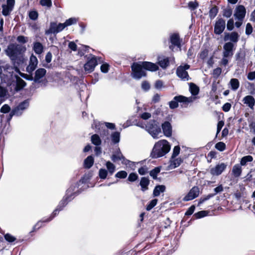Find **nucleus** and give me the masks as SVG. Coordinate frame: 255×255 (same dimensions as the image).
Returning a JSON list of instances; mask_svg holds the SVG:
<instances>
[{"label": "nucleus", "mask_w": 255, "mask_h": 255, "mask_svg": "<svg viewBox=\"0 0 255 255\" xmlns=\"http://www.w3.org/2000/svg\"><path fill=\"white\" fill-rule=\"evenodd\" d=\"M26 48L17 44H10L5 50L6 55L9 58L11 63L22 65L26 62L24 53Z\"/></svg>", "instance_id": "f257e3e1"}, {"label": "nucleus", "mask_w": 255, "mask_h": 255, "mask_svg": "<svg viewBox=\"0 0 255 255\" xmlns=\"http://www.w3.org/2000/svg\"><path fill=\"white\" fill-rule=\"evenodd\" d=\"M170 149L169 144L162 145L159 143H156L150 153V157L152 158H157L162 157L167 153Z\"/></svg>", "instance_id": "f03ea898"}, {"label": "nucleus", "mask_w": 255, "mask_h": 255, "mask_svg": "<svg viewBox=\"0 0 255 255\" xmlns=\"http://www.w3.org/2000/svg\"><path fill=\"white\" fill-rule=\"evenodd\" d=\"M132 77L137 80L141 79L143 77L147 76V73L143 69L141 62H133L131 65Z\"/></svg>", "instance_id": "7ed1b4c3"}, {"label": "nucleus", "mask_w": 255, "mask_h": 255, "mask_svg": "<svg viewBox=\"0 0 255 255\" xmlns=\"http://www.w3.org/2000/svg\"><path fill=\"white\" fill-rule=\"evenodd\" d=\"M190 101L189 99L182 95L175 96L173 100L169 102V106L171 109H175L178 107L180 103L182 107H187Z\"/></svg>", "instance_id": "20e7f679"}, {"label": "nucleus", "mask_w": 255, "mask_h": 255, "mask_svg": "<svg viewBox=\"0 0 255 255\" xmlns=\"http://www.w3.org/2000/svg\"><path fill=\"white\" fill-rule=\"evenodd\" d=\"M97 65L98 61L96 57L92 54H90L89 57L87 58L86 63L84 65V68L87 73H90L94 70Z\"/></svg>", "instance_id": "39448f33"}, {"label": "nucleus", "mask_w": 255, "mask_h": 255, "mask_svg": "<svg viewBox=\"0 0 255 255\" xmlns=\"http://www.w3.org/2000/svg\"><path fill=\"white\" fill-rule=\"evenodd\" d=\"M73 189L69 188L66 191V194L63 197L62 199L59 202L58 207L60 210H62L63 208L66 206L68 203L74 198V196L75 194V192H72Z\"/></svg>", "instance_id": "423d86ee"}, {"label": "nucleus", "mask_w": 255, "mask_h": 255, "mask_svg": "<svg viewBox=\"0 0 255 255\" xmlns=\"http://www.w3.org/2000/svg\"><path fill=\"white\" fill-rule=\"evenodd\" d=\"M182 42V39L180 38L178 33H171L169 36V42L170 43L169 46V49L173 50L175 47L181 48Z\"/></svg>", "instance_id": "0eeeda50"}, {"label": "nucleus", "mask_w": 255, "mask_h": 255, "mask_svg": "<svg viewBox=\"0 0 255 255\" xmlns=\"http://www.w3.org/2000/svg\"><path fill=\"white\" fill-rule=\"evenodd\" d=\"M147 128L149 133L153 138H157L158 135L161 132V128L156 124V121L152 120L150 121L148 125Z\"/></svg>", "instance_id": "6e6552de"}, {"label": "nucleus", "mask_w": 255, "mask_h": 255, "mask_svg": "<svg viewBox=\"0 0 255 255\" xmlns=\"http://www.w3.org/2000/svg\"><path fill=\"white\" fill-rule=\"evenodd\" d=\"M66 27L65 23H59L57 24L56 22H51L49 28L46 31L45 33L46 34L57 33L63 30Z\"/></svg>", "instance_id": "1a4fd4ad"}, {"label": "nucleus", "mask_w": 255, "mask_h": 255, "mask_svg": "<svg viewBox=\"0 0 255 255\" xmlns=\"http://www.w3.org/2000/svg\"><path fill=\"white\" fill-rule=\"evenodd\" d=\"M226 27V21L223 18H218L215 22L214 32L216 35L222 34Z\"/></svg>", "instance_id": "9d476101"}, {"label": "nucleus", "mask_w": 255, "mask_h": 255, "mask_svg": "<svg viewBox=\"0 0 255 255\" xmlns=\"http://www.w3.org/2000/svg\"><path fill=\"white\" fill-rule=\"evenodd\" d=\"M200 193L199 188L198 186H193L189 191V192L184 197L183 200L184 201H189L197 198Z\"/></svg>", "instance_id": "9b49d317"}, {"label": "nucleus", "mask_w": 255, "mask_h": 255, "mask_svg": "<svg viewBox=\"0 0 255 255\" xmlns=\"http://www.w3.org/2000/svg\"><path fill=\"white\" fill-rule=\"evenodd\" d=\"M246 14V9L243 5H238L235 10L234 16L239 21H243Z\"/></svg>", "instance_id": "f8f14e48"}, {"label": "nucleus", "mask_w": 255, "mask_h": 255, "mask_svg": "<svg viewBox=\"0 0 255 255\" xmlns=\"http://www.w3.org/2000/svg\"><path fill=\"white\" fill-rule=\"evenodd\" d=\"M223 190H224V188H223L222 185H219L218 186H217V187L214 188V191L215 193H211L206 196H204L201 197L198 201V206L200 205L201 204L203 203L204 202L210 199L211 198L213 197L217 193L222 192L223 191Z\"/></svg>", "instance_id": "ddd939ff"}, {"label": "nucleus", "mask_w": 255, "mask_h": 255, "mask_svg": "<svg viewBox=\"0 0 255 255\" xmlns=\"http://www.w3.org/2000/svg\"><path fill=\"white\" fill-rule=\"evenodd\" d=\"M12 65H10L9 64H6L3 66H2V69H3V70L7 72L9 74H12L13 73V71H14L16 73H18L19 72V67L21 66L22 65L19 64L18 63H11Z\"/></svg>", "instance_id": "4468645a"}, {"label": "nucleus", "mask_w": 255, "mask_h": 255, "mask_svg": "<svg viewBox=\"0 0 255 255\" xmlns=\"http://www.w3.org/2000/svg\"><path fill=\"white\" fill-rule=\"evenodd\" d=\"M234 45L231 42H228L225 43L223 46V57L228 58L233 55V50Z\"/></svg>", "instance_id": "2eb2a0df"}, {"label": "nucleus", "mask_w": 255, "mask_h": 255, "mask_svg": "<svg viewBox=\"0 0 255 255\" xmlns=\"http://www.w3.org/2000/svg\"><path fill=\"white\" fill-rule=\"evenodd\" d=\"M95 131L99 133L102 138L109 134V130L104 127V124L100 123L95 124Z\"/></svg>", "instance_id": "dca6fc26"}, {"label": "nucleus", "mask_w": 255, "mask_h": 255, "mask_svg": "<svg viewBox=\"0 0 255 255\" xmlns=\"http://www.w3.org/2000/svg\"><path fill=\"white\" fill-rule=\"evenodd\" d=\"M227 166V165L224 163L217 164L210 169V173L213 175H219L225 170Z\"/></svg>", "instance_id": "f3484780"}, {"label": "nucleus", "mask_w": 255, "mask_h": 255, "mask_svg": "<svg viewBox=\"0 0 255 255\" xmlns=\"http://www.w3.org/2000/svg\"><path fill=\"white\" fill-rule=\"evenodd\" d=\"M38 64V60L35 56L33 55H31L29 65L26 67V71L29 73H32V72L36 69Z\"/></svg>", "instance_id": "a211bd4d"}, {"label": "nucleus", "mask_w": 255, "mask_h": 255, "mask_svg": "<svg viewBox=\"0 0 255 255\" xmlns=\"http://www.w3.org/2000/svg\"><path fill=\"white\" fill-rule=\"evenodd\" d=\"M239 37L238 33L236 31L231 33L225 32L224 40L225 41L230 40L232 43H237L239 40Z\"/></svg>", "instance_id": "6ab92c4d"}, {"label": "nucleus", "mask_w": 255, "mask_h": 255, "mask_svg": "<svg viewBox=\"0 0 255 255\" xmlns=\"http://www.w3.org/2000/svg\"><path fill=\"white\" fill-rule=\"evenodd\" d=\"M141 62L144 70L155 72L159 69L158 66L155 63L148 61H142Z\"/></svg>", "instance_id": "aec40b11"}, {"label": "nucleus", "mask_w": 255, "mask_h": 255, "mask_svg": "<svg viewBox=\"0 0 255 255\" xmlns=\"http://www.w3.org/2000/svg\"><path fill=\"white\" fill-rule=\"evenodd\" d=\"M46 73V70L44 68H39L35 71V76L33 77L34 81L36 83H40V79L44 77Z\"/></svg>", "instance_id": "412c9836"}, {"label": "nucleus", "mask_w": 255, "mask_h": 255, "mask_svg": "<svg viewBox=\"0 0 255 255\" xmlns=\"http://www.w3.org/2000/svg\"><path fill=\"white\" fill-rule=\"evenodd\" d=\"M163 132L167 137H170L172 135V126L171 124L167 121L164 122L161 125Z\"/></svg>", "instance_id": "4be33fe9"}, {"label": "nucleus", "mask_w": 255, "mask_h": 255, "mask_svg": "<svg viewBox=\"0 0 255 255\" xmlns=\"http://www.w3.org/2000/svg\"><path fill=\"white\" fill-rule=\"evenodd\" d=\"M246 59V53L243 50L240 49L236 54V60L238 65L244 64Z\"/></svg>", "instance_id": "5701e85b"}, {"label": "nucleus", "mask_w": 255, "mask_h": 255, "mask_svg": "<svg viewBox=\"0 0 255 255\" xmlns=\"http://www.w3.org/2000/svg\"><path fill=\"white\" fill-rule=\"evenodd\" d=\"M244 104L250 107L251 109H254L255 105V99L251 95L245 96L243 100Z\"/></svg>", "instance_id": "b1692460"}, {"label": "nucleus", "mask_w": 255, "mask_h": 255, "mask_svg": "<svg viewBox=\"0 0 255 255\" xmlns=\"http://www.w3.org/2000/svg\"><path fill=\"white\" fill-rule=\"evenodd\" d=\"M150 184V180L147 177L141 178L139 185L141 187V190L143 192L148 189V186Z\"/></svg>", "instance_id": "393cba45"}, {"label": "nucleus", "mask_w": 255, "mask_h": 255, "mask_svg": "<svg viewBox=\"0 0 255 255\" xmlns=\"http://www.w3.org/2000/svg\"><path fill=\"white\" fill-rule=\"evenodd\" d=\"M29 106V102L28 100H25L23 102L20 103L17 106L15 107L14 110H15V111L17 113H21L22 114V112L28 108Z\"/></svg>", "instance_id": "a878e982"}, {"label": "nucleus", "mask_w": 255, "mask_h": 255, "mask_svg": "<svg viewBox=\"0 0 255 255\" xmlns=\"http://www.w3.org/2000/svg\"><path fill=\"white\" fill-rule=\"evenodd\" d=\"M176 74L178 77L183 80H188L189 79L188 72L184 70V69H181L179 67L177 69Z\"/></svg>", "instance_id": "bb28decb"}, {"label": "nucleus", "mask_w": 255, "mask_h": 255, "mask_svg": "<svg viewBox=\"0 0 255 255\" xmlns=\"http://www.w3.org/2000/svg\"><path fill=\"white\" fill-rule=\"evenodd\" d=\"M16 86L14 88L16 91L22 90L26 85V82L19 77H16Z\"/></svg>", "instance_id": "cd10ccee"}, {"label": "nucleus", "mask_w": 255, "mask_h": 255, "mask_svg": "<svg viewBox=\"0 0 255 255\" xmlns=\"http://www.w3.org/2000/svg\"><path fill=\"white\" fill-rule=\"evenodd\" d=\"M166 187L163 185H156L153 191V195L154 197L159 196L160 193H163L165 191Z\"/></svg>", "instance_id": "c85d7f7f"}, {"label": "nucleus", "mask_w": 255, "mask_h": 255, "mask_svg": "<svg viewBox=\"0 0 255 255\" xmlns=\"http://www.w3.org/2000/svg\"><path fill=\"white\" fill-rule=\"evenodd\" d=\"M94 159L92 155L88 156L84 161V167L85 168L89 169L94 164Z\"/></svg>", "instance_id": "c756f323"}, {"label": "nucleus", "mask_w": 255, "mask_h": 255, "mask_svg": "<svg viewBox=\"0 0 255 255\" xmlns=\"http://www.w3.org/2000/svg\"><path fill=\"white\" fill-rule=\"evenodd\" d=\"M242 170L241 165L235 164L232 169V174L235 177H239L242 174Z\"/></svg>", "instance_id": "7c9ffc66"}, {"label": "nucleus", "mask_w": 255, "mask_h": 255, "mask_svg": "<svg viewBox=\"0 0 255 255\" xmlns=\"http://www.w3.org/2000/svg\"><path fill=\"white\" fill-rule=\"evenodd\" d=\"M33 50L37 54H41L43 51V46L39 42H35L33 44Z\"/></svg>", "instance_id": "2f4dec72"}, {"label": "nucleus", "mask_w": 255, "mask_h": 255, "mask_svg": "<svg viewBox=\"0 0 255 255\" xmlns=\"http://www.w3.org/2000/svg\"><path fill=\"white\" fill-rule=\"evenodd\" d=\"M111 138L113 144L118 143L120 141V132L119 131H114L111 135Z\"/></svg>", "instance_id": "473e14b6"}, {"label": "nucleus", "mask_w": 255, "mask_h": 255, "mask_svg": "<svg viewBox=\"0 0 255 255\" xmlns=\"http://www.w3.org/2000/svg\"><path fill=\"white\" fill-rule=\"evenodd\" d=\"M219 12V7L216 5L213 6L209 11V16L211 20L213 19Z\"/></svg>", "instance_id": "72a5a7b5"}, {"label": "nucleus", "mask_w": 255, "mask_h": 255, "mask_svg": "<svg viewBox=\"0 0 255 255\" xmlns=\"http://www.w3.org/2000/svg\"><path fill=\"white\" fill-rule=\"evenodd\" d=\"M189 90L192 95L196 96L199 92V88L195 84L190 83L189 84Z\"/></svg>", "instance_id": "f704fd0d"}, {"label": "nucleus", "mask_w": 255, "mask_h": 255, "mask_svg": "<svg viewBox=\"0 0 255 255\" xmlns=\"http://www.w3.org/2000/svg\"><path fill=\"white\" fill-rule=\"evenodd\" d=\"M161 170V167L157 166L152 169L149 172V175L154 180L157 179V175L159 173Z\"/></svg>", "instance_id": "c9c22d12"}, {"label": "nucleus", "mask_w": 255, "mask_h": 255, "mask_svg": "<svg viewBox=\"0 0 255 255\" xmlns=\"http://www.w3.org/2000/svg\"><path fill=\"white\" fill-rule=\"evenodd\" d=\"M231 89L234 91H236L240 86V82L238 79L232 78L230 81Z\"/></svg>", "instance_id": "e433bc0d"}, {"label": "nucleus", "mask_w": 255, "mask_h": 255, "mask_svg": "<svg viewBox=\"0 0 255 255\" xmlns=\"http://www.w3.org/2000/svg\"><path fill=\"white\" fill-rule=\"evenodd\" d=\"M91 142L96 146H99L101 144L102 141L99 136L97 134H94L91 136Z\"/></svg>", "instance_id": "4c0bfd02"}, {"label": "nucleus", "mask_w": 255, "mask_h": 255, "mask_svg": "<svg viewBox=\"0 0 255 255\" xmlns=\"http://www.w3.org/2000/svg\"><path fill=\"white\" fill-rule=\"evenodd\" d=\"M106 167L108 169V172L110 175H113L116 170L115 165L110 161H107L106 163Z\"/></svg>", "instance_id": "58836bf2"}, {"label": "nucleus", "mask_w": 255, "mask_h": 255, "mask_svg": "<svg viewBox=\"0 0 255 255\" xmlns=\"http://www.w3.org/2000/svg\"><path fill=\"white\" fill-rule=\"evenodd\" d=\"M253 160V157L251 155L245 156L242 158L240 164L242 166L246 165L248 162H252Z\"/></svg>", "instance_id": "ea45409f"}, {"label": "nucleus", "mask_w": 255, "mask_h": 255, "mask_svg": "<svg viewBox=\"0 0 255 255\" xmlns=\"http://www.w3.org/2000/svg\"><path fill=\"white\" fill-rule=\"evenodd\" d=\"M223 16L226 18H230L233 13L232 8L230 6H228L226 8L223 9Z\"/></svg>", "instance_id": "a19ab883"}, {"label": "nucleus", "mask_w": 255, "mask_h": 255, "mask_svg": "<svg viewBox=\"0 0 255 255\" xmlns=\"http://www.w3.org/2000/svg\"><path fill=\"white\" fill-rule=\"evenodd\" d=\"M159 65L163 69H165L169 65V60L168 57L164 58L158 62Z\"/></svg>", "instance_id": "79ce46f5"}, {"label": "nucleus", "mask_w": 255, "mask_h": 255, "mask_svg": "<svg viewBox=\"0 0 255 255\" xmlns=\"http://www.w3.org/2000/svg\"><path fill=\"white\" fill-rule=\"evenodd\" d=\"M122 158H124V156L120 151L117 154H113L111 157L112 161L114 162L121 160Z\"/></svg>", "instance_id": "37998d69"}, {"label": "nucleus", "mask_w": 255, "mask_h": 255, "mask_svg": "<svg viewBox=\"0 0 255 255\" xmlns=\"http://www.w3.org/2000/svg\"><path fill=\"white\" fill-rule=\"evenodd\" d=\"M208 215L207 211H200L194 214L193 217L196 219H200Z\"/></svg>", "instance_id": "c03bdc74"}, {"label": "nucleus", "mask_w": 255, "mask_h": 255, "mask_svg": "<svg viewBox=\"0 0 255 255\" xmlns=\"http://www.w3.org/2000/svg\"><path fill=\"white\" fill-rule=\"evenodd\" d=\"M2 13L4 16L8 15L10 12L12 10V9L11 7L4 4L2 5Z\"/></svg>", "instance_id": "a18cd8bd"}, {"label": "nucleus", "mask_w": 255, "mask_h": 255, "mask_svg": "<svg viewBox=\"0 0 255 255\" xmlns=\"http://www.w3.org/2000/svg\"><path fill=\"white\" fill-rule=\"evenodd\" d=\"M108 171L104 168L100 169L99 171V176L101 179H105L108 175Z\"/></svg>", "instance_id": "49530a36"}, {"label": "nucleus", "mask_w": 255, "mask_h": 255, "mask_svg": "<svg viewBox=\"0 0 255 255\" xmlns=\"http://www.w3.org/2000/svg\"><path fill=\"white\" fill-rule=\"evenodd\" d=\"M158 200L157 199H152L151 201L149 202V203L147 205L146 209L147 211H150L154 207L156 206L157 204Z\"/></svg>", "instance_id": "de8ad7c7"}, {"label": "nucleus", "mask_w": 255, "mask_h": 255, "mask_svg": "<svg viewBox=\"0 0 255 255\" xmlns=\"http://www.w3.org/2000/svg\"><path fill=\"white\" fill-rule=\"evenodd\" d=\"M138 178V175L136 173L132 172L129 174L127 180L129 182H133L137 180Z\"/></svg>", "instance_id": "09e8293b"}, {"label": "nucleus", "mask_w": 255, "mask_h": 255, "mask_svg": "<svg viewBox=\"0 0 255 255\" xmlns=\"http://www.w3.org/2000/svg\"><path fill=\"white\" fill-rule=\"evenodd\" d=\"M188 6L190 9L194 10L199 6V3L196 0L194 1H190L188 2Z\"/></svg>", "instance_id": "8fccbe9b"}, {"label": "nucleus", "mask_w": 255, "mask_h": 255, "mask_svg": "<svg viewBox=\"0 0 255 255\" xmlns=\"http://www.w3.org/2000/svg\"><path fill=\"white\" fill-rule=\"evenodd\" d=\"M128 173L126 171L121 170L115 174V177L120 179H125L127 177Z\"/></svg>", "instance_id": "3c124183"}, {"label": "nucleus", "mask_w": 255, "mask_h": 255, "mask_svg": "<svg viewBox=\"0 0 255 255\" xmlns=\"http://www.w3.org/2000/svg\"><path fill=\"white\" fill-rule=\"evenodd\" d=\"M19 74L20 76H21L22 78H24L25 79L29 81H34L33 77L31 74V73H30V74H27L25 73H23L20 72L19 70V72L17 73Z\"/></svg>", "instance_id": "603ef678"}, {"label": "nucleus", "mask_w": 255, "mask_h": 255, "mask_svg": "<svg viewBox=\"0 0 255 255\" xmlns=\"http://www.w3.org/2000/svg\"><path fill=\"white\" fill-rule=\"evenodd\" d=\"M215 148L220 151H223L226 149V144L223 142H218L215 144Z\"/></svg>", "instance_id": "864d4df0"}, {"label": "nucleus", "mask_w": 255, "mask_h": 255, "mask_svg": "<svg viewBox=\"0 0 255 255\" xmlns=\"http://www.w3.org/2000/svg\"><path fill=\"white\" fill-rule=\"evenodd\" d=\"M234 20L233 18L229 19L227 23V29L229 31H232L234 28Z\"/></svg>", "instance_id": "5fc2aeb1"}, {"label": "nucleus", "mask_w": 255, "mask_h": 255, "mask_svg": "<svg viewBox=\"0 0 255 255\" xmlns=\"http://www.w3.org/2000/svg\"><path fill=\"white\" fill-rule=\"evenodd\" d=\"M61 210H60V209L57 207L53 211L50 216L46 219V221L49 222L51 220H52L59 213L60 211Z\"/></svg>", "instance_id": "6e6d98bb"}, {"label": "nucleus", "mask_w": 255, "mask_h": 255, "mask_svg": "<svg viewBox=\"0 0 255 255\" xmlns=\"http://www.w3.org/2000/svg\"><path fill=\"white\" fill-rule=\"evenodd\" d=\"M38 13L36 10H31L29 12V17L33 20H35L38 18Z\"/></svg>", "instance_id": "4d7b16f0"}, {"label": "nucleus", "mask_w": 255, "mask_h": 255, "mask_svg": "<svg viewBox=\"0 0 255 255\" xmlns=\"http://www.w3.org/2000/svg\"><path fill=\"white\" fill-rule=\"evenodd\" d=\"M14 115H16V116L21 115V113H17L15 111V110H14V109H13L11 111V112H10L9 115L6 117V121H7V122H9L11 120L12 117Z\"/></svg>", "instance_id": "13d9d810"}, {"label": "nucleus", "mask_w": 255, "mask_h": 255, "mask_svg": "<svg viewBox=\"0 0 255 255\" xmlns=\"http://www.w3.org/2000/svg\"><path fill=\"white\" fill-rule=\"evenodd\" d=\"M248 122L250 131L255 135V121L251 120H248Z\"/></svg>", "instance_id": "bf43d9fd"}, {"label": "nucleus", "mask_w": 255, "mask_h": 255, "mask_svg": "<svg viewBox=\"0 0 255 255\" xmlns=\"http://www.w3.org/2000/svg\"><path fill=\"white\" fill-rule=\"evenodd\" d=\"M4 239L8 243H12L16 240V238L10 234L7 233L4 236Z\"/></svg>", "instance_id": "052dcab7"}, {"label": "nucleus", "mask_w": 255, "mask_h": 255, "mask_svg": "<svg viewBox=\"0 0 255 255\" xmlns=\"http://www.w3.org/2000/svg\"><path fill=\"white\" fill-rule=\"evenodd\" d=\"M0 111L1 113L3 114L8 113L9 112H11L10 107L7 104H4L0 108Z\"/></svg>", "instance_id": "680f3d73"}, {"label": "nucleus", "mask_w": 255, "mask_h": 255, "mask_svg": "<svg viewBox=\"0 0 255 255\" xmlns=\"http://www.w3.org/2000/svg\"><path fill=\"white\" fill-rule=\"evenodd\" d=\"M110 65L107 63H105L102 64L100 69L102 72L107 73L109 70Z\"/></svg>", "instance_id": "e2e57ef3"}, {"label": "nucleus", "mask_w": 255, "mask_h": 255, "mask_svg": "<svg viewBox=\"0 0 255 255\" xmlns=\"http://www.w3.org/2000/svg\"><path fill=\"white\" fill-rule=\"evenodd\" d=\"M180 147L179 145H177L174 146L173 150L172 155L171 156L172 158H174L176 157L180 153Z\"/></svg>", "instance_id": "0e129e2a"}, {"label": "nucleus", "mask_w": 255, "mask_h": 255, "mask_svg": "<svg viewBox=\"0 0 255 255\" xmlns=\"http://www.w3.org/2000/svg\"><path fill=\"white\" fill-rule=\"evenodd\" d=\"M40 4L42 6H46L48 7H50L52 6L51 0H40Z\"/></svg>", "instance_id": "69168bd1"}, {"label": "nucleus", "mask_w": 255, "mask_h": 255, "mask_svg": "<svg viewBox=\"0 0 255 255\" xmlns=\"http://www.w3.org/2000/svg\"><path fill=\"white\" fill-rule=\"evenodd\" d=\"M77 22V19L75 18L71 17L67 19L64 22L66 26L71 25Z\"/></svg>", "instance_id": "338daca9"}, {"label": "nucleus", "mask_w": 255, "mask_h": 255, "mask_svg": "<svg viewBox=\"0 0 255 255\" xmlns=\"http://www.w3.org/2000/svg\"><path fill=\"white\" fill-rule=\"evenodd\" d=\"M209 51L207 49L203 50L199 54V57L202 60H204L208 55Z\"/></svg>", "instance_id": "774afa93"}]
</instances>
